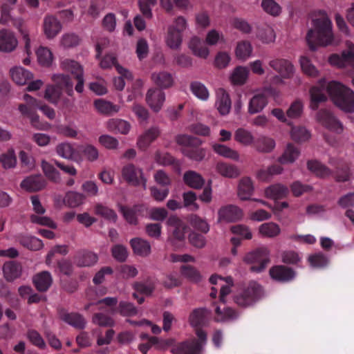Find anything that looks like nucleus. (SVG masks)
I'll return each instance as SVG.
<instances>
[{"label": "nucleus", "mask_w": 354, "mask_h": 354, "mask_svg": "<svg viewBox=\"0 0 354 354\" xmlns=\"http://www.w3.org/2000/svg\"><path fill=\"white\" fill-rule=\"evenodd\" d=\"M196 336L197 339L191 338L178 343L172 338L160 339L156 337H151L150 342L160 350L171 347L170 351L172 354H200L207 342V333L203 330L197 329Z\"/></svg>", "instance_id": "f257e3e1"}, {"label": "nucleus", "mask_w": 354, "mask_h": 354, "mask_svg": "<svg viewBox=\"0 0 354 354\" xmlns=\"http://www.w3.org/2000/svg\"><path fill=\"white\" fill-rule=\"evenodd\" d=\"M313 28L306 35V41L311 50H315L319 46H328L333 39L332 22L328 18L315 19L313 21Z\"/></svg>", "instance_id": "f03ea898"}, {"label": "nucleus", "mask_w": 354, "mask_h": 354, "mask_svg": "<svg viewBox=\"0 0 354 354\" xmlns=\"http://www.w3.org/2000/svg\"><path fill=\"white\" fill-rule=\"evenodd\" d=\"M326 91L333 103L345 113L354 112V91L337 82H329Z\"/></svg>", "instance_id": "7ed1b4c3"}, {"label": "nucleus", "mask_w": 354, "mask_h": 354, "mask_svg": "<svg viewBox=\"0 0 354 354\" xmlns=\"http://www.w3.org/2000/svg\"><path fill=\"white\" fill-rule=\"evenodd\" d=\"M24 99L26 104H20L19 110L20 112L30 118L31 124L37 129L39 127V116L35 113L37 109H40L49 119H54L55 117V111L53 109L48 105L43 104L41 101H38L28 94H25Z\"/></svg>", "instance_id": "20e7f679"}, {"label": "nucleus", "mask_w": 354, "mask_h": 354, "mask_svg": "<svg viewBox=\"0 0 354 354\" xmlns=\"http://www.w3.org/2000/svg\"><path fill=\"white\" fill-rule=\"evenodd\" d=\"M52 80L55 85H48L44 93V97L53 104H57L61 97L62 90L68 96L73 95V84L68 75L64 74H55L53 75Z\"/></svg>", "instance_id": "39448f33"}, {"label": "nucleus", "mask_w": 354, "mask_h": 354, "mask_svg": "<svg viewBox=\"0 0 354 354\" xmlns=\"http://www.w3.org/2000/svg\"><path fill=\"white\" fill-rule=\"evenodd\" d=\"M263 295L262 286L252 281L241 289L234 296V302L240 307L248 308L253 306Z\"/></svg>", "instance_id": "423d86ee"}, {"label": "nucleus", "mask_w": 354, "mask_h": 354, "mask_svg": "<svg viewBox=\"0 0 354 354\" xmlns=\"http://www.w3.org/2000/svg\"><path fill=\"white\" fill-rule=\"evenodd\" d=\"M176 141L179 145L183 146L182 152L189 159L201 161L205 158L206 151L205 149L199 147L202 144V141L199 138L183 134L177 136Z\"/></svg>", "instance_id": "0eeeda50"}, {"label": "nucleus", "mask_w": 354, "mask_h": 354, "mask_svg": "<svg viewBox=\"0 0 354 354\" xmlns=\"http://www.w3.org/2000/svg\"><path fill=\"white\" fill-rule=\"evenodd\" d=\"M243 261L252 265L250 267L252 272H261L270 261V251L266 247L259 248L247 253L243 258Z\"/></svg>", "instance_id": "6e6552de"}, {"label": "nucleus", "mask_w": 354, "mask_h": 354, "mask_svg": "<svg viewBox=\"0 0 354 354\" xmlns=\"http://www.w3.org/2000/svg\"><path fill=\"white\" fill-rule=\"evenodd\" d=\"M123 178L129 184L134 186L142 185L146 189L147 180L143 176L142 170L135 167L133 164H128L122 169Z\"/></svg>", "instance_id": "1a4fd4ad"}, {"label": "nucleus", "mask_w": 354, "mask_h": 354, "mask_svg": "<svg viewBox=\"0 0 354 354\" xmlns=\"http://www.w3.org/2000/svg\"><path fill=\"white\" fill-rule=\"evenodd\" d=\"M61 66L64 70L70 72L74 75L75 79L77 81L75 89L77 93H82L84 91V84L82 66L74 60L66 59L62 62Z\"/></svg>", "instance_id": "9d476101"}, {"label": "nucleus", "mask_w": 354, "mask_h": 354, "mask_svg": "<svg viewBox=\"0 0 354 354\" xmlns=\"http://www.w3.org/2000/svg\"><path fill=\"white\" fill-rule=\"evenodd\" d=\"M317 120L326 129L337 133L343 131L342 124L328 110L321 109L317 113Z\"/></svg>", "instance_id": "9b49d317"}, {"label": "nucleus", "mask_w": 354, "mask_h": 354, "mask_svg": "<svg viewBox=\"0 0 354 354\" xmlns=\"http://www.w3.org/2000/svg\"><path fill=\"white\" fill-rule=\"evenodd\" d=\"M330 64L340 68L351 66L354 68V44H348V48L342 52L341 55L333 54L329 57Z\"/></svg>", "instance_id": "f8f14e48"}, {"label": "nucleus", "mask_w": 354, "mask_h": 354, "mask_svg": "<svg viewBox=\"0 0 354 354\" xmlns=\"http://www.w3.org/2000/svg\"><path fill=\"white\" fill-rule=\"evenodd\" d=\"M269 274L273 280L280 283L290 282L296 276V272L292 268L283 265L272 266L269 270Z\"/></svg>", "instance_id": "ddd939ff"}, {"label": "nucleus", "mask_w": 354, "mask_h": 354, "mask_svg": "<svg viewBox=\"0 0 354 354\" xmlns=\"http://www.w3.org/2000/svg\"><path fill=\"white\" fill-rule=\"evenodd\" d=\"M60 319L76 329L85 328L86 321L84 317L78 313H68L65 309L59 311Z\"/></svg>", "instance_id": "4468645a"}, {"label": "nucleus", "mask_w": 354, "mask_h": 354, "mask_svg": "<svg viewBox=\"0 0 354 354\" xmlns=\"http://www.w3.org/2000/svg\"><path fill=\"white\" fill-rule=\"evenodd\" d=\"M46 185V181L41 175H31L24 178L21 187L28 192H36L43 189Z\"/></svg>", "instance_id": "2eb2a0df"}, {"label": "nucleus", "mask_w": 354, "mask_h": 354, "mask_svg": "<svg viewBox=\"0 0 354 354\" xmlns=\"http://www.w3.org/2000/svg\"><path fill=\"white\" fill-rule=\"evenodd\" d=\"M165 100V94L160 88H150L146 95V101L154 112H158Z\"/></svg>", "instance_id": "dca6fc26"}, {"label": "nucleus", "mask_w": 354, "mask_h": 354, "mask_svg": "<svg viewBox=\"0 0 354 354\" xmlns=\"http://www.w3.org/2000/svg\"><path fill=\"white\" fill-rule=\"evenodd\" d=\"M218 214L219 221L235 222L242 218L243 212L236 205H228L221 207Z\"/></svg>", "instance_id": "f3484780"}, {"label": "nucleus", "mask_w": 354, "mask_h": 354, "mask_svg": "<svg viewBox=\"0 0 354 354\" xmlns=\"http://www.w3.org/2000/svg\"><path fill=\"white\" fill-rule=\"evenodd\" d=\"M270 66L280 74L283 78L288 79L291 77L294 73V66L287 59H275L269 62Z\"/></svg>", "instance_id": "a211bd4d"}, {"label": "nucleus", "mask_w": 354, "mask_h": 354, "mask_svg": "<svg viewBox=\"0 0 354 354\" xmlns=\"http://www.w3.org/2000/svg\"><path fill=\"white\" fill-rule=\"evenodd\" d=\"M98 261L97 255L91 251L81 250L76 252L74 257V262L78 267H91Z\"/></svg>", "instance_id": "6ab92c4d"}, {"label": "nucleus", "mask_w": 354, "mask_h": 354, "mask_svg": "<svg viewBox=\"0 0 354 354\" xmlns=\"http://www.w3.org/2000/svg\"><path fill=\"white\" fill-rule=\"evenodd\" d=\"M17 39L13 32L7 29L0 30V51L9 53L15 49Z\"/></svg>", "instance_id": "aec40b11"}, {"label": "nucleus", "mask_w": 354, "mask_h": 354, "mask_svg": "<svg viewBox=\"0 0 354 354\" xmlns=\"http://www.w3.org/2000/svg\"><path fill=\"white\" fill-rule=\"evenodd\" d=\"M43 27L45 35L48 39L54 38L62 30L60 21L53 15L45 17Z\"/></svg>", "instance_id": "412c9836"}, {"label": "nucleus", "mask_w": 354, "mask_h": 354, "mask_svg": "<svg viewBox=\"0 0 354 354\" xmlns=\"http://www.w3.org/2000/svg\"><path fill=\"white\" fill-rule=\"evenodd\" d=\"M156 279L153 277H149L147 279L136 281L133 284V288L136 292L144 295L145 296H150L156 288Z\"/></svg>", "instance_id": "4be33fe9"}, {"label": "nucleus", "mask_w": 354, "mask_h": 354, "mask_svg": "<svg viewBox=\"0 0 354 354\" xmlns=\"http://www.w3.org/2000/svg\"><path fill=\"white\" fill-rule=\"evenodd\" d=\"M214 319L217 322L233 321L239 317V313L232 308L224 306L221 308L216 306L215 310Z\"/></svg>", "instance_id": "5701e85b"}, {"label": "nucleus", "mask_w": 354, "mask_h": 354, "mask_svg": "<svg viewBox=\"0 0 354 354\" xmlns=\"http://www.w3.org/2000/svg\"><path fill=\"white\" fill-rule=\"evenodd\" d=\"M114 66L120 75L127 78L131 77V73L118 64L115 56L113 54L106 55L100 62V66L102 68H109Z\"/></svg>", "instance_id": "b1692460"}, {"label": "nucleus", "mask_w": 354, "mask_h": 354, "mask_svg": "<svg viewBox=\"0 0 354 354\" xmlns=\"http://www.w3.org/2000/svg\"><path fill=\"white\" fill-rule=\"evenodd\" d=\"M53 282L51 274L48 271H42L33 277V283L39 292H46L48 290Z\"/></svg>", "instance_id": "393cba45"}, {"label": "nucleus", "mask_w": 354, "mask_h": 354, "mask_svg": "<svg viewBox=\"0 0 354 354\" xmlns=\"http://www.w3.org/2000/svg\"><path fill=\"white\" fill-rule=\"evenodd\" d=\"M107 129L113 133H121L126 135L129 133L131 129V124L129 122L120 119L112 118L110 119L106 123Z\"/></svg>", "instance_id": "a878e982"}, {"label": "nucleus", "mask_w": 354, "mask_h": 354, "mask_svg": "<svg viewBox=\"0 0 354 354\" xmlns=\"http://www.w3.org/2000/svg\"><path fill=\"white\" fill-rule=\"evenodd\" d=\"M160 133L159 129L156 127L147 130L138 140V147L142 150L146 149L159 136Z\"/></svg>", "instance_id": "bb28decb"}, {"label": "nucleus", "mask_w": 354, "mask_h": 354, "mask_svg": "<svg viewBox=\"0 0 354 354\" xmlns=\"http://www.w3.org/2000/svg\"><path fill=\"white\" fill-rule=\"evenodd\" d=\"M288 187L281 184H274L265 189V195L267 198L273 200L284 198L288 194Z\"/></svg>", "instance_id": "cd10ccee"}, {"label": "nucleus", "mask_w": 354, "mask_h": 354, "mask_svg": "<svg viewBox=\"0 0 354 354\" xmlns=\"http://www.w3.org/2000/svg\"><path fill=\"white\" fill-rule=\"evenodd\" d=\"M142 210V206L139 205H133L131 207L125 205L120 206V212L122 214L125 220L131 225H136L138 223L137 216Z\"/></svg>", "instance_id": "c85d7f7f"}, {"label": "nucleus", "mask_w": 354, "mask_h": 354, "mask_svg": "<svg viewBox=\"0 0 354 354\" xmlns=\"http://www.w3.org/2000/svg\"><path fill=\"white\" fill-rule=\"evenodd\" d=\"M10 75L12 80L19 85H24L28 80L32 79V74L21 66L12 68Z\"/></svg>", "instance_id": "c756f323"}, {"label": "nucleus", "mask_w": 354, "mask_h": 354, "mask_svg": "<svg viewBox=\"0 0 354 354\" xmlns=\"http://www.w3.org/2000/svg\"><path fill=\"white\" fill-rule=\"evenodd\" d=\"M130 243L134 253L138 255L147 257L151 252V245L146 240L134 238L131 240Z\"/></svg>", "instance_id": "7c9ffc66"}, {"label": "nucleus", "mask_w": 354, "mask_h": 354, "mask_svg": "<svg viewBox=\"0 0 354 354\" xmlns=\"http://www.w3.org/2000/svg\"><path fill=\"white\" fill-rule=\"evenodd\" d=\"M183 180L187 185L194 189H201L205 183L202 176L194 171H186L183 175Z\"/></svg>", "instance_id": "2f4dec72"}, {"label": "nucleus", "mask_w": 354, "mask_h": 354, "mask_svg": "<svg viewBox=\"0 0 354 354\" xmlns=\"http://www.w3.org/2000/svg\"><path fill=\"white\" fill-rule=\"evenodd\" d=\"M94 106L98 112L108 115L116 113L120 110L119 106L103 99L95 100L94 101Z\"/></svg>", "instance_id": "473e14b6"}, {"label": "nucleus", "mask_w": 354, "mask_h": 354, "mask_svg": "<svg viewBox=\"0 0 354 354\" xmlns=\"http://www.w3.org/2000/svg\"><path fill=\"white\" fill-rule=\"evenodd\" d=\"M268 104V99L264 94H257L250 100L248 112L250 114L261 112Z\"/></svg>", "instance_id": "72a5a7b5"}, {"label": "nucleus", "mask_w": 354, "mask_h": 354, "mask_svg": "<svg viewBox=\"0 0 354 354\" xmlns=\"http://www.w3.org/2000/svg\"><path fill=\"white\" fill-rule=\"evenodd\" d=\"M310 106L313 110H317L320 103L327 100V97L324 92V89L319 86H313L310 90Z\"/></svg>", "instance_id": "f704fd0d"}, {"label": "nucleus", "mask_w": 354, "mask_h": 354, "mask_svg": "<svg viewBox=\"0 0 354 354\" xmlns=\"http://www.w3.org/2000/svg\"><path fill=\"white\" fill-rule=\"evenodd\" d=\"M86 199V196L84 194L68 191L66 193L63 199L65 205L69 207H77L81 205Z\"/></svg>", "instance_id": "c9c22d12"}, {"label": "nucleus", "mask_w": 354, "mask_h": 354, "mask_svg": "<svg viewBox=\"0 0 354 354\" xmlns=\"http://www.w3.org/2000/svg\"><path fill=\"white\" fill-rule=\"evenodd\" d=\"M3 271L6 279L12 281L21 275V266L17 262L9 261L4 263Z\"/></svg>", "instance_id": "e433bc0d"}, {"label": "nucleus", "mask_w": 354, "mask_h": 354, "mask_svg": "<svg viewBox=\"0 0 354 354\" xmlns=\"http://www.w3.org/2000/svg\"><path fill=\"white\" fill-rule=\"evenodd\" d=\"M19 241L24 248L32 251L39 250L44 247L42 241L33 236L21 235Z\"/></svg>", "instance_id": "4c0bfd02"}, {"label": "nucleus", "mask_w": 354, "mask_h": 354, "mask_svg": "<svg viewBox=\"0 0 354 354\" xmlns=\"http://www.w3.org/2000/svg\"><path fill=\"white\" fill-rule=\"evenodd\" d=\"M189 48L195 55L202 58H206L209 53L203 41L197 37L192 38Z\"/></svg>", "instance_id": "58836bf2"}, {"label": "nucleus", "mask_w": 354, "mask_h": 354, "mask_svg": "<svg viewBox=\"0 0 354 354\" xmlns=\"http://www.w3.org/2000/svg\"><path fill=\"white\" fill-rule=\"evenodd\" d=\"M116 313L123 317H133L137 315L138 309L133 304L129 301H122L119 303L117 308L111 310L112 314H115Z\"/></svg>", "instance_id": "ea45409f"}, {"label": "nucleus", "mask_w": 354, "mask_h": 354, "mask_svg": "<svg viewBox=\"0 0 354 354\" xmlns=\"http://www.w3.org/2000/svg\"><path fill=\"white\" fill-rule=\"evenodd\" d=\"M207 313V309L204 308H196L191 313L189 317V323L196 328V330L200 329L199 327L204 324Z\"/></svg>", "instance_id": "a19ab883"}, {"label": "nucleus", "mask_w": 354, "mask_h": 354, "mask_svg": "<svg viewBox=\"0 0 354 354\" xmlns=\"http://www.w3.org/2000/svg\"><path fill=\"white\" fill-rule=\"evenodd\" d=\"M216 104L218 111L221 115H225L230 112L231 109V100L229 95L223 89H221L218 92Z\"/></svg>", "instance_id": "79ce46f5"}, {"label": "nucleus", "mask_w": 354, "mask_h": 354, "mask_svg": "<svg viewBox=\"0 0 354 354\" xmlns=\"http://www.w3.org/2000/svg\"><path fill=\"white\" fill-rule=\"evenodd\" d=\"M212 149L216 153L224 158L233 160H238L239 158V154L236 151L224 145L214 143L212 145Z\"/></svg>", "instance_id": "37998d69"}, {"label": "nucleus", "mask_w": 354, "mask_h": 354, "mask_svg": "<svg viewBox=\"0 0 354 354\" xmlns=\"http://www.w3.org/2000/svg\"><path fill=\"white\" fill-rule=\"evenodd\" d=\"M254 187L252 180L250 178H243L239 185L238 194L241 200L245 201L250 198Z\"/></svg>", "instance_id": "c03bdc74"}, {"label": "nucleus", "mask_w": 354, "mask_h": 354, "mask_svg": "<svg viewBox=\"0 0 354 354\" xmlns=\"http://www.w3.org/2000/svg\"><path fill=\"white\" fill-rule=\"evenodd\" d=\"M166 42L170 48H178L182 43L181 32L176 30V28L174 26H169L168 28Z\"/></svg>", "instance_id": "a18cd8bd"}, {"label": "nucleus", "mask_w": 354, "mask_h": 354, "mask_svg": "<svg viewBox=\"0 0 354 354\" xmlns=\"http://www.w3.org/2000/svg\"><path fill=\"white\" fill-rule=\"evenodd\" d=\"M308 169L316 176L324 178L332 174L331 170L317 160H309L307 162Z\"/></svg>", "instance_id": "49530a36"}, {"label": "nucleus", "mask_w": 354, "mask_h": 354, "mask_svg": "<svg viewBox=\"0 0 354 354\" xmlns=\"http://www.w3.org/2000/svg\"><path fill=\"white\" fill-rule=\"evenodd\" d=\"M275 146V142L273 139L261 136L257 140H254L253 147L260 152L268 153L271 151Z\"/></svg>", "instance_id": "de8ad7c7"}, {"label": "nucleus", "mask_w": 354, "mask_h": 354, "mask_svg": "<svg viewBox=\"0 0 354 354\" xmlns=\"http://www.w3.org/2000/svg\"><path fill=\"white\" fill-rule=\"evenodd\" d=\"M151 79L157 86L162 88H167L171 86L173 84L171 75L167 72L153 73Z\"/></svg>", "instance_id": "09e8293b"}, {"label": "nucleus", "mask_w": 354, "mask_h": 354, "mask_svg": "<svg viewBox=\"0 0 354 354\" xmlns=\"http://www.w3.org/2000/svg\"><path fill=\"white\" fill-rule=\"evenodd\" d=\"M299 155V149L292 144L289 143L282 156L279 158V162L281 164L292 163L298 158Z\"/></svg>", "instance_id": "8fccbe9b"}, {"label": "nucleus", "mask_w": 354, "mask_h": 354, "mask_svg": "<svg viewBox=\"0 0 354 354\" xmlns=\"http://www.w3.org/2000/svg\"><path fill=\"white\" fill-rule=\"evenodd\" d=\"M216 171L221 176L227 178H236L239 175V172L236 166L219 162L216 166Z\"/></svg>", "instance_id": "3c124183"}, {"label": "nucleus", "mask_w": 354, "mask_h": 354, "mask_svg": "<svg viewBox=\"0 0 354 354\" xmlns=\"http://www.w3.org/2000/svg\"><path fill=\"white\" fill-rule=\"evenodd\" d=\"M252 52V46L250 41L243 40L238 42L235 50L238 59L245 60L251 55Z\"/></svg>", "instance_id": "603ef678"}, {"label": "nucleus", "mask_w": 354, "mask_h": 354, "mask_svg": "<svg viewBox=\"0 0 354 354\" xmlns=\"http://www.w3.org/2000/svg\"><path fill=\"white\" fill-rule=\"evenodd\" d=\"M234 139L238 142L245 146H253L254 142V138L252 133L243 128H239L235 131Z\"/></svg>", "instance_id": "864d4df0"}, {"label": "nucleus", "mask_w": 354, "mask_h": 354, "mask_svg": "<svg viewBox=\"0 0 354 354\" xmlns=\"http://www.w3.org/2000/svg\"><path fill=\"white\" fill-rule=\"evenodd\" d=\"M257 37L265 44L274 42L275 33L274 30L269 26H264L258 28Z\"/></svg>", "instance_id": "5fc2aeb1"}, {"label": "nucleus", "mask_w": 354, "mask_h": 354, "mask_svg": "<svg viewBox=\"0 0 354 354\" xmlns=\"http://www.w3.org/2000/svg\"><path fill=\"white\" fill-rule=\"evenodd\" d=\"M192 93L198 99L207 100L209 97V91L206 86L200 82H192L190 84Z\"/></svg>", "instance_id": "6e6d98bb"}, {"label": "nucleus", "mask_w": 354, "mask_h": 354, "mask_svg": "<svg viewBox=\"0 0 354 354\" xmlns=\"http://www.w3.org/2000/svg\"><path fill=\"white\" fill-rule=\"evenodd\" d=\"M248 75V70L245 67L238 66L233 71L231 75V81L234 84H243Z\"/></svg>", "instance_id": "4d7b16f0"}, {"label": "nucleus", "mask_w": 354, "mask_h": 354, "mask_svg": "<svg viewBox=\"0 0 354 354\" xmlns=\"http://www.w3.org/2000/svg\"><path fill=\"white\" fill-rule=\"evenodd\" d=\"M92 322L93 324L102 327H112L115 325L113 319L102 313H94L92 317Z\"/></svg>", "instance_id": "13d9d810"}, {"label": "nucleus", "mask_w": 354, "mask_h": 354, "mask_svg": "<svg viewBox=\"0 0 354 354\" xmlns=\"http://www.w3.org/2000/svg\"><path fill=\"white\" fill-rule=\"evenodd\" d=\"M259 232L265 236L274 237L279 234L281 230L277 224L269 222L262 224L259 227Z\"/></svg>", "instance_id": "bf43d9fd"}, {"label": "nucleus", "mask_w": 354, "mask_h": 354, "mask_svg": "<svg viewBox=\"0 0 354 354\" xmlns=\"http://www.w3.org/2000/svg\"><path fill=\"white\" fill-rule=\"evenodd\" d=\"M41 168L45 176L51 181L58 183L60 180L59 171L49 162L42 160Z\"/></svg>", "instance_id": "052dcab7"}, {"label": "nucleus", "mask_w": 354, "mask_h": 354, "mask_svg": "<svg viewBox=\"0 0 354 354\" xmlns=\"http://www.w3.org/2000/svg\"><path fill=\"white\" fill-rule=\"evenodd\" d=\"M0 162L5 169H10L15 166L17 158L13 149H9L0 156Z\"/></svg>", "instance_id": "680f3d73"}, {"label": "nucleus", "mask_w": 354, "mask_h": 354, "mask_svg": "<svg viewBox=\"0 0 354 354\" xmlns=\"http://www.w3.org/2000/svg\"><path fill=\"white\" fill-rule=\"evenodd\" d=\"M181 274L189 280L198 282L201 280L200 272L192 266L184 265L180 268Z\"/></svg>", "instance_id": "e2e57ef3"}, {"label": "nucleus", "mask_w": 354, "mask_h": 354, "mask_svg": "<svg viewBox=\"0 0 354 354\" xmlns=\"http://www.w3.org/2000/svg\"><path fill=\"white\" fill-rule=\"evenodd\" d=\"M26 336L28 339L32 344L38 347L39 348L44 349L46 348V343L38 331L34 329H29L27 331Z\"/></svg>", "instance_id": "0e129e2a"}, {"label": "nucleus", "mask_w": 354, "mask_h": 354, "mask_svg": "<svg viewBox=\"0 0 354 354\" xmlns=\"http://www.w3.org/2000/svg\"><path fill=\"white\" fill-rule=\"evenodd\" d=\"M95 213L97 215L101 216L107 220H110L114 222L117 219V214L115 212L113 209L109 208L108 207L104 206L102 204H97L95 206Z\"/></svg>", "instance_id": "69168bd1"}, {"label": "nucleus", "mask_w": 354, "mask_h": 354, "mask_svg": "<svg viewBox=\"0 0 354 354\" xmlns=\"http://www.w3.org/2000/svg\"><path fill=\"white\" fill-rule=\"evenodd\" d=\"M291 138L296 142H305L310 138V133L303 127H294L291 129Z\"/></svg>", "instance_id": "338daca9"}, {"label": "nucleus", "mask_w": 354, "mask_h": 354, "mask_svg": "<svg viewBox=\"0 0 354 354\" xmlns=\"http://www.w3.org/2000/svg\"><path fill=\"white\" fill-rule=\"evenodd\" d=\"M36 53L39 64L43 66H48L51 64L53 55L48 48L40 47L37 49Z\"/></svg>", "instance_id": "774afa93"}]
</instances>
